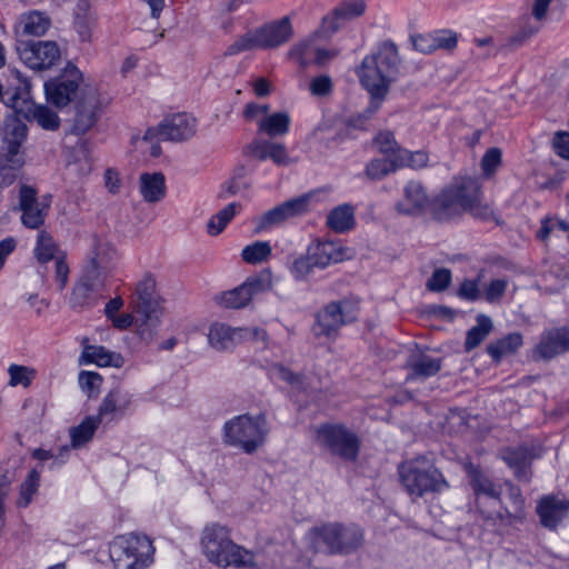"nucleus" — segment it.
<instances>
[{
	"label": "nucleus",
	"mask_w": 569,
	"mask_h": 569,
	"mask_svg": "<svg viewBox=\"0 0 569 569\" xmlns=\"http://www.w3.org/2000/svg\"><path fill=\"white\" fill-rule=\"evenodd\" d=\"M470 486L476 496V506L482 519L495 527H510L522 523L526 519V502L518 487L508 485V500L501 501V486L473 465L467 467Z\"/></svg>",
	"instance_id": "f257e3e1"
},
{
	"label": "nucleus",
	"mask_w": 569,
	"mask_h": 569,
	"mask_svg": "<svg viewBox=\"0 0 569 569\" xmlns=\"http://www.w3.org/2000/svg\"><path fill=\"white\" fill-rule=\"evenodd\" d=\"M400 58L398 49L392 41L382 42L378 50L365 57L357 74L361 84L370 94V103L359 118L369 119L376 113L386 99L391 83L399 71Z\"/></svg>",
	"instance_id": "f03ea898"
},
{
	"label": "nucleus",
	"mask_w": 569,
	"mask_h": 569,
	"mask_svg": "<svg viewBox=\"0 0 569 569\" xmlns=\"http://www.w3.org/2000/svg\"><path fill=\"white\" fill-rule=\"evenodd\" d=\"M400 58L398 49L392 41L382 42L378 50L365 57L357 74L361 84L370 94V103L359 118L369 119L376 113L386 99L391 83L399 71Z\"/></svg>",
	"instance_id": "7ed1b4c3"
},
{
	"label": "nucleus",
	"mask_w": 569,
	"mask_h": 569,
	"mask_svg": "<svg viewBox=\"0 0 569 569\" xmlns=\"http://www.w3.org/2000/svg\"><path fill=\"white\" fill-rule=\"evenodd\" d=\"M465 212L482 220L492 216L491 208L481 203L480 183L470 177L456 180L430 202V214L439 222H448Z\"/></svg>",
	"instance_id": "20e7f679"
},
{
	"label": "nucleus",
	"mask_w": 569,
	"mask_h": 569,
	"mask_svg": "<svg viewBox=\"0 0 569 569\" xmlns=\"http://www.w3.org/2000/svg\"><path fill=\"white\" fill-rule=\"evenodd\" d=\"M200 545L208 561L218 567L254 568L258 565L256 556L234 543L230 530L219 523L203 528Z\"/></svg>",
	"instance_id": "39448f33"
},
{
	"label": "nucleus",
	"mask_w": 569,
	"mask_h": 569,
	"mask_svg": "<svg viewBox=\"0 0 569 569\" xmlns=\"http://www.w3.org/2000/svg\"><path fill=\"white\" fill-rule=\"evenodd\" d=\"M309 537L315 549L328 555L348 556L365 542L362 528L355 523L325 522L312 527Z\"/></svg>",
	"instance_id": "423d86ee"
},
{
	"label": "nucleus",
	"mask_w": 569,
	"mask_h": 569,
	"mask_svg": "<svg viewBox=\"0 0 569 569\" xmlns=\"http://www.w3.org/2000/svg\"><path fill=\"white\" fill-rule=\"evenodd\" d=\"M16 84H10L4 93L6 104L26 119H33L43 130L57 131L60 118L56 111L44 104H36L30 96V83L20 72H13Z\"/></svg>",
	"instance_id": "0eeeda50"
},
{
	"label": "nucleus",
	"mask_w": 569,
	"mask_h": 569,
	"mask_svg": "<svg viewBox=\"0 0 569 569\" xmlns=\"http://www.w3.org/2000/svg\"><path fill=\"white\" fill-rule=\"evenodd\" d=\"M399 477L406 491L416 498L441 492L449 487L443 475L422 456L402 462L399 466Z\"/></svg>",
	"instance_id": "6e6552de"
},
{
	"label": "nucleus",
	"mask_w": 569,
	"mask_h": 569,
	"mask_svg": "<svg viewBox=\"0 0 569 569\" xmlns=\"http://www.w3.org/2000/svg\"><path fill=\"white\" fill-rule=\"evenodd\" d=\"M268 432L263 415L256 417L241 415L224 423L223 440L230 446L242 449L246 453H253L263 445Z\"/></svg>",
	"instance_id": "1a4fd4ad"
},
{
	"label": "nucleus",
	"mask_w": 569,
	"mask_h": 569,
	"mask_svg": "<svg viewBox=\"0 0 569 569\" xmlns=\"http://www.w3.org/2000/svg\"><path fill=\"white\" fill-rule=\"evenodd\" d=\"M109 552L113 569H144L152 562L154 548L147 536L130 533L117 537Z\"/></svg>",
	"instance_id": "9d476101"
},
{
	"label": "nucleus",
	"mask_w": 569,
	"mask_h": 569,
	"mask_svg": "<svg viewBox=\"0 0 569 569\" xmlns=\"http://www.w3.org/2000/svg\"><path fill=\"white\" fill-rule=\"evenodd\" d=\"M137 333L146 342H151L160 326L162 315L158 296L156 295V280L150 274L137 283Z\"/></svg>",
	"instance_id": "9b49d317"
},
{
	"label": "nucleus",
	"mask_w": 569,
	"mask_h": 569,
	"mask_svg": "<svg viewBox=\"0 0 569 569\" xmlns=\"http://www.w3.org/2000/svg\"><path fill=\"white\" fill-rule=\"evenodd\" d=\"M316 443L332 456L355 461L360 451L359 437L340 423H322L315 428Z\"/></svg>",
	"instance_id": "f8f14e48"
},
{
	"label": "nucleus",
	"mask_w": 569,
	"mask_h": 569,
	"mask_svg": "<svg viewBox=\"0 0 569 569\" xmlns=\"http://www.w3.org/2000/svg\"><path fill=\"white\" fill-rule=\"evenodd\" d=\"M358 313V301L350 299L331 301L316 313L313 333L318 338L336 339L343 326L357 320Z\"/></svg>",
	"instance_id": "ddd939ff"
},
{
	"label": "nucleus",
	"mask_w": 569,
	"mask_h": 569,
	"mask_svg": "<svg viewBox=\"0 0 569 569\" xmlns=\"http://www.w3.org/2000/svg\"><path fill=\"white\" fill-rule=\"evenodd\" d=\"M106 100L99 90L92 86H84L74 104L72 134H84L98 122Z\"/></svg>",
	"instance_id": "4468645a"
},
{
	"label": "nucleus",
	"mask_w": 569,
	"mask_h": 569,
	"mask_svg": "<svg viewBox=\"0 0 569 569\" xmlns=\"http://www.w3.org/2000/svg\"><path fill=\"white\" fill-rule=\"evenodd\" d=\"M272 287L271 272L266 270L249 277L243 283L232 290L221 292L214 301L227 309H240L250 303L256 295L266 292Z\"/></svg>",
	"instance_id": "2eb2a0df"
},
{
	"label": "nucleus",
	"mask_w": 569,
	"mask_h": 569,
	"mask_svg": "<svg viewBox=\"0 0 569 569\" xmlns=\"http://www.w3.org/2000/svg\"><path fill=\"white\" fill-rule=\"evenodd\" d=\"M266 341L267 332L261 328H232L226 323H212L208 332L209 345L218 351L232 350L243 341Z\"/></svg>",
	"instance_id": "dca6fc26"
},
{
	"label": "nucleus",
	"mask_w": 569,
	"mask_h": 569,
	"mask_svg": "<svg viewBox=\"0 0 569 569\" xmlns=\"http://www.w3.org/2000/svg\"><path fill=\"white\" fill-rule=\"evenodd\" d=\"M81 81L80 70L74 64L68 63L62 74L44 83L47 100L58 108L67 107L81 90L79 89Z\"/></svg>",
	"instance_id": "f3484780"
},
{
	"label": "nucleus",
	"mask_w": 569,
	"mask_h": 569,
	"mask_svg": "<svg viewBox=\"0 0 569 569\" xmlns=\"http://www.w3.org/2000/svg\"><path fill=\"white\" fill-rule=\"evenodd\" d=\"M197 120L187 113H177L166 118L157 127L148 128L143 140L152 141L156 138L162 140L182 142L194 136Z\"/></svg>",
	"instance_id": "a211bd4d"
},
{
	"label": "nucleus",
	"mask_w": 569,
	"mask_h": 569,
	"mask_svg": "<svg viewBox=\"0 0 569 569\" xmlns=\"http://www.w3.org/2000/svg\"><path fill=\"white\" fill-rule=\"evenodd\" d=\"M17 51L23 63L37 71L52 68L61 56L54 41H21Z\"/></svg>",
	"instance_id": "6ab92c4d"
},
{
	"label": "nucleus",
	"mask_w": 569,
	"mask_h": 569,
	"mask_svg": "<svg viewBox=\"0 0 569 569\" xmlns=\"http://www.w3.org/2000/svg\"><path fill=\"white\" fill-rule=\"evenodd\" d=\"M310 197L300 196L272 208L263 214L253 219V233L259 234L262 231L270 230L280 226L284 221L301 216L308 211Z\"/></svg>",
	"instance_id": "aec40b11"
},
{
	"label": "nucleus",
	"mask_w": 569,
	"mask_h": 569,
	"mask_svg": "<svg viewBox=\"0 0 569 569\" xmlns=\"http://www.w3.org/2000/svg\"><path fill=\"white\" fill-rule=\"evenodd\" d=\"M50 207V196L39 201L37 190L22 184L19 191V210L22 211L21 223L29 229H39L46 220Z\"/></svg>",
	"instance_id": "412c9836"
},
{
	"label": "nucleus",
	"mask_w": 569,
	"mask_h": 569,
	"mask_svg": "<svg viewBox=\"0 0 569 569\" xmlns=\"http://www.w3.org/2000/svg\"><path fill=\"white\" fill-rule=\"evenodd\" d=\"M106 278L100 277L93 269H83L76 282L70 297L72 308H90L97 303L106 286Z\"/></svg>",
	"instance_id": "4be33fe9"
},
{
	"label": "nucleus",
	"mask_w": 569,
	"mask_h": 569,
	"mask_svg": "<svg viewBox=\"0 0 569 569\" xmlns=\"http://www.w3.org/2000/svg\"><path fill=\"white\" fill-rule=\"evenodd\" d=\"M367 3L365 0H342L330 13L322 18L321 29L325 34L337 32L349 21L365 14Z\"/></svg>",
	"instance_id": "5701e85b"
},
{
	"label": "nucleus",
	"mask_w": 569,
	"mask_h": 569,
	"mask_svg": "<svg viewBox=\"0 0 569 569\" xmlns=\"http://www.w3.org/2000/svg\"><path fill=\"white\" fill-rule=\"evenodd\" d=\"M132 403V395L122 388L111 389L102 399L97 416L98 421L108 425L123 418Z\"/></svg>",
	"instance_id": "b1692460"
},
{
	"label": "nucleus",
	"mask_w": 569,
	"mask_h": 569,
	"mask_svg": "<svg viewBox=\"0 0 569 569\" xmlns=\"http://www.w3.org/2000/svg\"><path fill=\"white\" fill-rule=\"evenodd\" d=\"M259 49H271L288 42L293 36L289 17L266 23L254 30Z\"/></svg>",
	"instance_id": "393cba45"
},
{
	"label": "nucleus",
	"mask_w": 569,
	"mask_h": 569,
	"mask_svg": "<svg viewBox=\"0 0 569 569\" xmlns=\"http://www.w3.org/2000/svg\"><path fill=\"white\" fill-rule=\"evenodd\" d=\"M567 350H569V328L551 329L541 336L540 342L532 351V359L550 360Z\"/></svg>",
	"instance_id": "a878e982"
},
{
	"label": "nucleus",
	"mask_w": 569,
	"mask_h": 569,
	"mask_svg": "<svg viewBox=\"0 0 569 569\" xmlns=\"http://www.w3.org/2000/svg\"><path fill=\"white\" fill-rule=\"evenodd\" d=\"M568 511L569 500L551 495L542 497L537 505L540 522L548 529H556L567 517Z\"/></svg>",
	"instance_id": "bb28decb"
},
{
	"label": "nucleus",
	"mask_w": 569,
	"mask_h": 569,
	"mask_svg": "<svg viewBox=\"0 0 569 569\" xmlns=\"http://www.w3.org/2000/svg\"><path fill=\"white\" fill-rule=\"evenodd\" d=\"M441 358L432 357L422 351L412 352L406 362L408 370L406 380H426L429 377L436 376L441 370Z\"/></svg>",
	"instance_id": "cd10ccee"
},
{
	"label": "nucleus",
	"mask_w": 569,
	"mask_h": 569,
	"mask_svg": "<svg viewBox=\"0 0 569 569\" xmlns=\"http://www.w3.org/2000/svg\"><path fill=\"white\" fill-rule=\"evenodd\" d=\"M28 137L27 124L17 116H8L3 122L1 133V151H22Z\"/></svg>",
	"instance_id": "c85d7f7f"
},
{
	"label": "nucleus",
	"mask_w": 569,
	"mask_h": 569,
	"mask_svg": "<svg viewBox=\"0 0 569 569\" xmlns=\"http://www.w3.org/2000/svg\"><path fill=\"white\" fill-rule=\"evenodd\" d=\"M312 264L318 269H325L331 263H338L345 259V249L338 242L317 241L308 247Z\"/></svg>",
	"instance_id": "c756f323"
},
{
	"label": "nucleus",
	"mask_w": 569,
	"mask_h": 569,
	"mask_svg": "<svg viewBox=\"0 0 569 569\" xmlns=\"http://www.w3.org/2000/svg\"><path fill=\"white\" fill-rule=\"evenodd\" d=\"M429 204L423 186L418 181H409L403 189V198L397 203V210L406 214H416Z\"/></svg>",
	"instance_id": "7c9ffc66"
},
{
	"label": "nucleus",
	"mask_w": 569,
	"mask_h": 569,
	"mask_svg": "<svg viewBox=\"0 0 569 569\" xmlns=\"http://www.w3.org/2000/svg\"><path fill=\"white\" fill-rule=\"evenodd\" d=\"M503 461L515 470L520 481H529L531 477L530 465L535 459L532 450L527 447L507 449L502 453Z\"/></svg>",
	"instance_id": "2f4dec72"
},
{
	"label": "nucleus",
	"mask_w": 569,
	"mask_h": 569,
	"mask_svg": "<svg viewBox=\"0 0 569 569\" xmlns=\"http://www.w3.org/2000/svg\"><path fill=\"white\" fill-rule=\"evenodd\" d=\"M116 257L114 248L103 241H96L90 259L84 269H93L100 277L108 278L111 262Z\"/></svg>",
	"instance_id": "473e14b6"
},
{
	"label": "nucleus",
	"mask_w": 569,
	"mask_h": 569,
	"mask_svg": "<svg viewBox=\"0 0 569 569\" xmlns=\"http://www.w3.org/2000/svg\"><path fill=\"white\" fill-rule=\"evenodd\" d=\"M166 178L162 172H144L139 178V190L144 201L157 203L166 196Z\"/></svg>",
	"instance_id": "72a5a7b5"
},
{
	"label": "nucleus",
	"mask_w": 569,
	"mask_h": 569,
	"mask_svg": "<svg viewBox=\"0 0 569 569\" xmlns=\"http://www.w3.org/2000/svg\"><path fill=\"white\" fill-rule=\"evenodd\" d=\"M289 56L302 68H306L311 63L322 66L331 58V53L329 51L315 48L310 42H301L292 47L289 51Z\"/></svg>",
	"instance_id": "f704fd0d"
},
{
	"label": "nucleus",
	"mask_w": 569,
	"mask_h": 569,
	"mask_svg": "<svg viewBox=\"0 0 569 569\" xmlns=\"http://www.w3.org/2000/svg\"><path fill=\"white\" fill-rule=\"evenodd\" d=\"M24 164L22 151L0 150V177L2 186H11L19 177Z\"/></svg>",
	"instance_id": "c9c22d12"
},
{
	"label": "nucleus",
	"mask_w": 569,
	"mask_h": 569,
	"mask_svg": "<svg viewBox=\"0 0 569 569\" xmlns=\"http://www.w3.org/2000/svg\"><path fill=\"white\" fill-rule=\"evenodd\" d=\"M96 24L97 17L90 11L89 2L87 0L79 1L74 13V28L82 42L91 41Z\"/></svg>",
	"instance_id": "e433bc0d"
},
{
	"label": "nucleus",
	"mask_w": 569,
	"mask_h": 569,
	"mask_svg": "<svg viewBox=\"0 0 569 569\" xmlns=\"http://www.w3.org/2000/svg\"><path fill=\"white\" fill-rule=\"evenodd\" d=\"M355 224V210L348 203L333 208L327 216V226L338 233L350 231Z\"/></svg>",
	"instance_id": "4c0bfd02"
},
{
	"label": "nucleus",
	"mask_w": 569,
	"mask_h": 569,
	"mask_svg": "<svg viewBox=\"0 0 569 569\" xmlns=\"http://www.w3.org/2000/svg\"><path fill=\"white\" fill-rule=\"evenodd\" d=\"M522 345L520 333H509L506 337L496 340L487 346V352L492 361L499 363L505 356L515 353Z\"/></svg>",
	"instance_id": "58836bf2"
},
{
	"label": "nucleus",
	"mask_w": 569,
	"mask_h": 569,
	"mask_svg": "<svg viewBox=\"0 0 569 569\" xmlns=\"http://www.w3.org/2000/svg\"><path fill=\"white\" fill-rule=\"evenodd\" d=\"M290 117L287 112H276L263 117L258 122V131L270 138L282 137L288 133Z\"/></svg>",
	"instance_id": "ea45409f"
},
{
	"label": "nucleus",
	"mask_w": 569,
	"mask_h": 569,
	"mask_svg": "<svg viewBox=\"0 0 569 569\" xmlns=\"http://www.w3.org/2000/svg\"><path fill=\"white\" fill-rule=\"evenodd\" d=\"M405 157L372 159L366 167V176L368 179L377 181L386 176L395 172L403 164Z\"/></svg>",
	"instance_id": "a19ab883"
},
{
	"label": "nucleus",
	"mask_w": 569,
	"mask_h": 569,
	"mask_svg": "<svg viewBox=\"0 0 569 569\" xmlns=\"http://www.w3.org/2000/svg\"><path fill=\"white\" fill-rule=\"evenodd\" d=\"M477 325L470 328L467 332L466 341H465V350L471 351L476 347H478L491 332L493 328V323L490 317L486 315H478Z\"/></svg>",
	"instance_id": "79ce46f5"
},
{
	"label": "nucleus",
	"mask_w": 569,
	"mask_h": 569,
	"mask_svg": "<svg viewBox=\"0 0 569 569\" xmlns=\"http://www.w3.org/2000/svg\"><path fill=\"white\" fill-rule=\"evenodd\" d=\"M64 254L48 232L42 230L38 233L34 256L40 263H47L50 260L56 261L57 257Z\"/></svg>",
	"instance_id": "37998d69"
},
{
	"label": "nucleus",
	"mask_w": 569,
	"mask_h": 569,
	"mask_svg": "<svg viewBox=\"0 0 569 569\" xmlns=\"http://www.w3.org/2000/svg\"><path fill=\"white\" fill-rule=\"evenodd\" d=\"M21 24L23 33L41 37L48 31L51 20L44 12L34 10L21 17Z\"/></svg>",
	"instance_id": "c03bdc74"
},
{
	"label": "nucleus",
	"mask_w": 569,
	"mask_h": 569,
	"mask_svg": "<svg viewBox=\"0 0 569 569\" xmlns=\"http://www.w3.org/2000/svg\"><path fill=\"white\" fill-rule=\"evenodd\" d=\"M114 357L120 358L119 355L110 352L102 346L84 345L79 362L82 363H94L99 367H107L113 363Z\"/></svg>",
	"instance_id": "a18cd8bd"
},
{
	"label": "nucleus",
	"mask_w": 569,
	"mask_h": 569,
	"mask_svg": "<svg viewBox=\"0 0 569 569\" xmlns=\"http://www.w3.org/2000/svg\"><path fill=\"white\" fill-rule=\"evenodd\" d=\"M240 209V203L232 202L219 210L207 223L208 233L210 236H218L221 233Z\"/></svg>",
	"instance_id": "49530a36"
},
{
	"label": "nucleus",
	"mask_w": 569,
	"mask_h": 569,
	"mask_svg": "<svg viewBox=\"0 0 569 569\" xmlns=\"http://www.w3.org/2000/svg\"><path fill=\"white\" fill-rule=\"evenodd\" d=\"M101 422L94 416L87 417L79 426L70 429L72 447L78 448L91 440Z\"/></svg>",
	"instance_id": "de8ad7c7"
},
{
	"label": "nucleus",
	"mask_w": 569,
	"mask_h": 569,
	"mask_svg": "<svg viewBox=\"0 0 569 569\" xmlns=\"http://www.w3.org/2000/svg\"><path fill=\"white\" fill-rule=\"evenodd\" d=\"M39 486L40 475L37 470L32 469L20 486V497L17 500V506L20 508L29 506L33 496L38 492Z\"/></svg>",
	"instance_id": "09e8293b"
},
{
	"label": "nucleus",
	"mask_w": 569,
	"mask_h": 569,
	"mask_svg": "<svg viewBox=\"0 0 569 569\" xmlns=\"http://www.w3.org/2000/svg\"><path fill=\"white\" fill-rule=\"evenodd\" d=\"M271 246L268 241H256L242 249L241 257L247 263H260L271 256Z\"/></svg>",
	"instance_id": "8fccbe9b"
},
{
	"label": "nucleus",
	"mask_w": 569,
	"mask_h": 569,
	"mask_svg": "<svg viewBox=\"0 0 569 569\" xmlns=\"http://www.w3.org/2000/svg\"><path fill=\"white\" fill-rule=\"evenodd\" d=\"M373 143L378 151L385 154L387 158L403 157V154L407 153L406 150H402L398 146L393 133L390 131L380 132L375 138Z\"/></svg>",
	"instance_id": "3c124183"
},
{
	"label": "nucleus",
	"mask_w": 569,
	"mask_h": 569,
	"mask_svg": "<svg viewBox=\"0 0 569 569\" xmlns=\"http://www.w3.org/2000/svg\"><path fill=\"white\" fill-rule=\"evenodd\" d=\"M259 49L258 40L254 30L249 31L246 34L238 38L233 43H231L227 50L226 56H236L243 51H250Z\"/></svg>",
	"instance_id": "603ef678"
},
{
	"label": "nucleus",
	"mask_w": 569,
	"mask_h": 569,
	"mask_svg": "<svg viewBox=\"0 0 569 569\" xmlns=\"http://www.w3.org/2000/svg\"><path fill=\"white\" fill-rule=\"evenodd\" d=\"M78 381L81 390L86 392L89 398H91L99 393L102 383V377L93 371H81L79 373Z\"/></svg>",
	"instance_id": "864d4df0"
},
{
	"label": "nucleus",
	"mask_w": 569,
	"mask_h": 569,
	"mask_svg": "<svg viewBox=\"0 0 569 569\" xmlns=\"http://www.w3.org/2000/svg\"><path fill=\"white\" fill-rule=\"evenodd\" d=\"M315 268L317 267L316 264H312L310 253L307 251L305 256H300L293 260L290 267V272L297 281H302L312 273Z\"/></svg>",
	"instance_id": "5fc2aeb1"
},
{
	"label": "nucleus",
	"mask_w": 569,
	"mask_h": 569,
	"mask_svg": "<svg viewBox=\"0 0 569 569\" xmlns=\"http://www.w3.org/2000/svg\"><path fill=\"white\" fill-rule=\"evenodd\" d=\"M451 282V271L447 268L436 269L428 279L427 289L433 292L446 290Z\"/></svg>",
	"instance_id": "6e6d98bb"
},
{
	"label": "nucleus",
	"mask_w": 569,
	"mask_h": 569,
	"mask_svg": "<svg viewBox=\"0 0 569 569\" xmlns=\"http://www.w3.org/2000/svg\"><path fill=\"white\" fill-rule=\"evenodd\" d=\"M272 375L286 382L292 388L302 391L306 390V378L301 375H296L283 366L277 365L272 368Z\"/></svg>",
	"instance_id": "4d7b16f0"
},
{
	"label": "nucleus",
	"mask_w": 569,
	"mask_h": 569,
	"mask_svg": "<svg viewBox=\"0 0 569 569\" xmlns=\"http://www.w3.org/2000/svg\"><path fill=\"white\" fill-rule=\"evenodd\" d=\"M10 376V385L18 386L22 385L24 387L31 383V380L34 378L36 371L29 367L11 365L8 369Z\"/></svg>",
	"instance_id": "13d9d810"
},
{
	"label": "nucleus",
	"mask_w": 569,
	"mask_h": 569,
	"mask_svg": "<svg viewBox=\"0 0 569 569\" xmlns=\"http://www.w3.org/2000/svg\"><path fill=\"white\" fill-rule=\"evenodd\" d=\"M569 232V223L560 219H545L537 232L540 240H546L550 233Z\"/></svg>",
	"instance_id": "bf43d9fd"
},
{
	"label": "nucleus",
	"mask_w": 569,
	"mask_h": 569,
	"mask_svg": "<svg viewBox=\"0 0 569 569\" xmlns=\"http://www.w3.org/2000/svg\"><path fill=\"white\" fill-rule=\"evenodd\" d=\"M501 164V151L498 148H490L481 159V169L486 177L492 176Z\"/></svg>",
	"instance_id": "052dcab7"
},
{
	"label": "nucleus",
	"mask_w": 569,
	"mask_h": 569,
	"mask_svg": "<svg viewBox=\"0 0 569 569\" xmlns=\"http://www.w3.org/2000/svg\"><path fill=\"white\" fill-rule=\"evenodd\" d=\"M435 51L438 49L452 50L457 46V33L451 30H436L432 32Z\"/></svg>",
	"instance_id": "680f3d73"
},
{
	"label": "nucleus",
	"mask_w": 569,
	"mask_h": 569,
	"mask_svg": "<svg viewBox=\"0 0 569 569\" xmlns=\"http://www.w3.org/2000/svg\"><path fill=\"white\" fill-rule=\"evenodd\" d=\"M310 92L317 97L329 96L332 91V80L327 74L315 77L309 84Z\"/></svg>",
	"instance_id": "e2e57ef3"
},
{
	"label": "nucleus",
	"mask_w": 569,
	"mask_h": 569,
	"mask_svg": "<svg viewBox=\"0 0 569 569\" xmlns=\"http://www.w3.org/2000/svg\"><path fill=\"white\" fill-rule=\"evenodd\" d=\"M272 141L268 140H254L247 146V153L258 160L269 159V152L271 149Z\"/></svg>",
	"instance_id": "0e129e2a"
},
{
	"label": "nucleus",
	"mask_w": 569,
	"mask_h": 569,
	"mask_svg": "<svg viewBox=\"0 0 569 569\" xmlns=\"http://www.w3.org/2000/svg\"><path fill=\"white\" fill-rule=\"evenodd\" d=\"M411 41L413 48L421 53L428 54L435 51V39L432 38V32L415 34L411 37Z\"/></svg>",
	"instance_id": "69168bd1"
},
{
	"label": "nucleus",
	"mask_w": 569,
	"mask_h": 569,
	"mask_svg": "<svg viewBox=\"0 0 569 569\" xmlns=\"http://www.w3.org/2000/svg\"><path fill=\"white\" fill-rule=\"evenodd\" d=\"M507 281L503 279L491 280L485 290L486 300L489 302L498 301L505 293Z\"/></svg>",
	"instance_id": "338daca9"
},
{
	"label": "nucleus",
	"mask_w": 569,
	"mask_h": 569,
	"mask_svg": "<svg viewBox=\"0 0 569 569\" xmlns=\"http://www.w3.org/2000/svg\"><path fill=\"white\" fill-rule=\"evenodd\" d=\"M553 148L559 157L569 160V133L557 132L553 139Z\"/></svg>",
	"instance_id": "774afa93"
}]
</instances>
